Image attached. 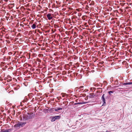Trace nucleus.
Returning <instances> with one entry per match:
<instances>
[{
    "label": "nucleus",
    "instance_id": "1",
    "mask_svg": "<svg viewBox=\"0 0 132 132\" xmlns=\"http://www.w3.org/2000/svg\"><path fill=\"white\" fill-rule=\"evenodd\" d=\"M27 114H26L23 116V119L25 120L30 119L34 116V114L32 113H27Z\"/></svg>",
    "mask_w": 132,
    "mask_h": 132
},
{
    "label": "nucleus",
    "instance_id": "2",
    "mask_svg": "<svg viewBox=\"0 0 132 132\" xmlns=\"http://www.w3.org/2000/svg\"><path fill=\"white\" fill-rule=\"evenodd\" d=\"M20 127H22L21 122L18 121V123L15 124L13 126V127L16 129H19Z\"/></svg>",
    "mask_w": 132,
    "mask_h": 132
},
{
    "label": "nucleus",
    "instance_id": "3",
    "mask_svg": "<svg viewBox=\"0 0 132 132\" xmlns=\"http://www.w3.org/2000/svg\"><path fill=\"white\" fill-rule=\"evenodd\" d=\"M61 117L60 116H55L54 117H53L51 119V121L54 122L56 120L59 119Z\"/></svg>",
    "mask_w": 132,
    "mask_h": 132
},
{
    "label": "nucleus",
    "instance_id": "4",
    "mask_svg": "<svg viewBox=\"0 0 132 132\" xmlns=\"http://www.w3.org/2000/svg\"><path fill=\"white\" fill-rule=\"evenodd\" d=\"M105 94H103L102 96L101 99L102 101L103 104L102 105H105L106 104V102L105 100V98L104 97Z\"/></svg>",
    "mask_w": 132,
    "mask_h": 132
},
{
    "label": "nucleus",
    "instance_id": "5",
    "mask_svg": "<svg viewBox=\"0 0 132 132\" xmlns=\"http://www.w3.org/2000/svg\"><path fill=\"white\" fill-rule=\"evenodd\" d=\"M12 130V129H2L1 130V132H11Z\"/></svg>",
    "mask_w": 132,
    "mask_h": 132
},
{
    "label": "nucleus",
    "instance_id": "6",
    "mask_svg": "<svg viewBox=\"0 0 132 132\" xmlns=\"http://www.w3.org/2000/svg\"><path fill=\"white\" fill-rule=\"evenodd\" d=\"M54 110V108H52L49 109V110L48 109H46V111L47 113H49V112H48V111H49V112L52 113L53 112Z\"/></svg>",
    "mask_w": 132,
    "mask_h": 132
},
{
    "label": "nucleus",
    "instance_id": "7",
    "mask_svg": "<svg viewBox=\"0 0 132 132\" xmlns=\"http://www.w3.org/2000/svg\"><path fill=\"white\" fill-rule=\"evenodd\" d=\"M47 17L49 20H51L53 18V16H51V14L50 13H49L47 14Z\"/></svg>",
    "mask_w": 132,
    "mask_h": 132
},
{
    "label": "nucleus",
    "instance_id": "8",
    "mask_svg": "<svg viewBox=\"0 0 132 132\" xmlns=\"http://www.w3.org/2000/svg\"><path fill=\"white\" fill-rule=\"evenodd\" d=\"M78 88L79 87H77L75 88V90H76V91H78L79 92H81V91L82 90V89H81L80 90L79 89H78Z\"/></svg>",
    "mask_w": 132,
    "mask_h": 132
},
{
    "label": "nucleus",
    "instance_id": "9",
    "mask_svg": "<svg viewBox=\"0 0 132 132\" xmlns=\"http://www.w3.org/2000/svg\"><path fill=\"white\" fill-rule=\"evenodd\" d=\"M62 108H58L56 109H54V110L55 111H57L59 110H62Z\"/></svg>",
    "mask_w": 132,
    "mask_h": 132
},
{
    "label": "nucleus",
    "instance_id": "10",
    "mask_svg": "<svg viewBox=\"0 0 132 132\" xmlns=\"http://www.w3.org/2000/svg\"><path fill=\"white\" fill-rule=\"evenodd\" d=\"M32 29H34L36 28V25L35 24H33L31 26Z\"/></svg>",
    "mask_w": 132,
    "mask_h": 132
},
{
    "label": "nucleus",
    "instance_id": "11",
    "mask_svg": "<svg viewBox=\"0 0 132 132\" xmlns=\"http://www.w3.org/2000/svg\"><path fill=\"white\" fill-rule=\"evenodd\" d=\"M61 94L62 95V96L63 97H64L67 96V94L65 93H62Z\"/></svg>",
    "mask_w": 132,
    "mask_h": 132
},
{
    "label": "nucleus",
    "instance_id": "12",
    "mask_svg": "<svg viewBox=\"0 0 132 132\" xmlns=\"http://www.w3.org/2000/svg\"><path fill=\"white\" fill-rule=\"evenodd\" d=\"M21 124L22 127H23L24 125L26 123V122H21Z\"/></svg>",
    "mask_w": 132,
    "mask_h": 132
},
{
    "label": "nucleus",
    "instance_id": "13",
    "mask_svg": "<svg viewBox=\"0 0 132 132\" xmlns=\"http://www.w3.org/2000/svg\"><path fill=\"white\" fill-rule=\"evenodd\" d=\"M114 93L113 91H109L108 93L110 95H111V93Z\"/></svg>",
    "mask_w": 132,
    "mask_h": 132
},
{
    "label": "nucleus",
    "instance_id": "14",
    "mask_svg": "<svg viewBox=\"0 0 132 132\" xmlns=\"http://www.w3.org/2000/svg\"><path fill=\"white\" fill-rule=\"evenodd\" d=\"M82 104V102H78V103H75L74 104V105H77V104Z\"/></svg>",
    "mask_w": 132,
    "mask_h": 132
},
{
    "label": "nucleus",
    "instance_id": "15",
    "mask_svg": "<svg viewBox=\"0 0 132 132\" xmlns=\"http://www.w3.org/2000/svg\"><path fill=\"white\" fill-rule=\"evenodd\" d=\"M94 2L93 1H92L90 4V5H94Z\"/></svg>",
    "mask_w": 132,
    "mask_h": 132
},
{
    "label": "nucleus",
    "instance_id": "16",
    "mask_svg": "<svg viewBox=\"0 0 132 132\" xmlns=\"http://www.w3.org/2000/svg\"><path fill=\"white\" fill-rule=\"evenodd\" d=\"M72 92L71 90H69L67 91V93H71Z\"/></svg>",
    "mask_w": 132,
    "mask_h": 132
},
{
    "label": "nucleus",
    "instance_id": "17",
    "mask_svg": "<svg viewBox=\"0 0 132 132\" xmlns=\"http://www.w3.org/2000/svg\"><path fill=\"white\" fill-rule=\"evenodd\" d=\"M91 96H90L89 97L90 98H92L93 97H94V96H95V95H90Z\"/></svg>",
    "mask_w": 132,
    "mask_h": 132
},
{
    "label": "nucleus",
    "instance_id": "18",
    "mask_svg": "<svg viewBox=\"0 0 132 132\" xmlns=\"http://www.w3.org/2000/svg\"><path fill=\"white\" fill-rule=\"evenodd\" d=\"M84 87V86H80L79 87L78 89H80L83 88Z\"/></svg>",
    "mask_w": 132,
    "mask_h": 132
},
{
    "label": "nucleus",
    "instance_id": "19",
    "mask_svg": "<svg viewBox=\"0 0 132 132\" xmlns=\"http://www.w3.org/2000/svg\"><path fill=\"white\" fill-rule=\"evenodd\" d=\"M113 77H111L110 78V81L111 82H112L113 81Z\"/></svg>",
    "mask_w": 132,
    "mask_h": 132
},
{
    "label": "nucleus",
    "instance_id": "20",
    "mask_svg": "<svg viewBox=\"0 0 132 132\" xmlns=\"http://www.w3.org/2000/svg\"><path fill=\"white\" fill-rule=\"evenodd\" d=\"M88 103V102H82V104H86V103Z\"/></svg>",
    "mask_w": 132,
    "mask_h": 132
},
{
    "label": "nucleus",
    "instance_id": "21",
    "mask_svg": "<svg viewBox=\"0 0 132 132\" xmlns=\"http://www.w3.org/2000/svg\"><path fill=\"white\" fill-rule=\"evenodd\" d=\"M127 84H128V85H131V84H132V82H127Z\"/></svg>",
    "mask_w": 132,
    "mask_h": 132
},
{
    "label": "nucleus",
    "instance_id": "22",
    "mask_svg": "<svg viewBox=\"0 0 132 132\" xmlns=\"http://www.w3.org/2000/svg\"><path fill=\"white\" fill-rule=\"evenodd\" d=\"M27 99H26V100H23V102H26L27 101Z\"/></svg>",
    "mask_w": 132,
    "mask_h": 132
},
{
    "label": "nucleus",
    "instance_id": "23",
    "mask_svg": "<svg viewBox=\"0 0 132 132\" xmlns=\"http://www.w3.org/2000/svg\"><path fill=\"white\" fill-rule=\"evenodd\" d=\"M123 85H128L127 83H124L123 84Z\"/></svg>",
    "mask_w": 132,
    "mask_h": 132
},
{
    "label": "nucleus",
    "instance_id": "24",
    "mask_svg": "<svg viewBox=\"0 0 132 132\" xmlns=\"http://www.w3.org/2000/svg\"><path fill=\"white\" fill-rule=\"evenodd\" d=\"M20 26H22L23 27L24 26L23 24H20Z\"/></svg>",
    "mask_w": 132,
    "mask_h": 132
},
{
    "label": "nucleus",
    "instance_id": "25",
    "mask_svg": "<svg viewBox=\"0 0 132 132\" xmlns=\"http://www.w3.org/2000/svg\"><path fill=\"white\" fill-rule=\"evenodd\" d=\"M39 96H41L42 95V94L41 93H39Z\"/></svg>",
    "mask_w": 132,
    "mask_h": 132
},
{
    "label": "nucleus",
    "instance_id": "26",
    "mask_svg": "<svg viewBox=\"0 0 132 132\" xmlns=\"http://www.w3.org/2000/svg\"><path fill=\"white\" fill-rule=\"evenodd\" d=\"M86 91L85 90H84L83 91V93H85L86 92Z\"/></svg>",
    "mask_w": 132,
    "mask_h": 132
},
{
    "label": "nucleus",
    "instance_id": "27",
    "mask_svg": "<svg viewBox=\"0 0 132 132\" xmlns=\"http://www.w3.org/2000/svg\"><path fill=\"white\" fill-rule=\"evenodd\" d=\"M106 132H111L110 131H107Z\"/></svg>",
    "mask_w": 132,
    "mask_h": 132
}]
</instances>
